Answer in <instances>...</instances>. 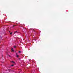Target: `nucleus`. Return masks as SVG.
I'll list each match as a JSON object with an SVG mask.
<instances>
[{
	"instance_id": "obj_11",
	"label": "nucleus",
	"mask_w": 73,
	"mask_h": 73,
	"mask_svg": "<svg viewBox=\"0 0 73 73\" xmlns=\"http://www.w3.org/2000/svg\"><path fill=\"white\" fill-rule=\"evenodd\" d=\"M9 57H11V56L10 55H9Z\"/></svg>"
},
{
	"instance_id": "obj_1",
	"label": "nucleus",
	"mask_w": 73,
	"mask_h": 73,
	"mask_svg": "<svg viewBox=\"0 0 73 73\" xmlns=\"http://www.w3.org/2000/svg\"><path fill=\"white\" fill-rule=\"evenodd\" d=\"M18 33L17 31H16L15 32H14V34H15V33Z\"/></svg>"
},
{
	"instance_id": "obj_9",
	"label": "nucleus",
	"mask_w": 73,
	"mask_h": 73,
	"mask_svg": "<svg viewBox=\"0 0 73 73\" xmlns=\"http://www.w3.org/2000/svg\"><path fill=\"white\" fill-rule=\"evenodd\" d=\"M19 53H21V51H19Z\"/></svg>"
},
{
	"instance_id": "obj_12",
	"label": "nucleus",
	"mask_w": 73,
	"mask_h": 73,
	"mask_svg": "<svg viewBox=\"0 0 73 73\" xmlns=\"http://www.w3.org/2000/svg\"><path fill=\"white\" fill-rule=\"evenodd\" d=\"M20 59H21L20 58H19V60H20Z\"/></svg>"
},
{
	"instance_id": "obj_5",
	"label": "nucleus",
	"mask_w": 73,
	"mask_h": 73,
	"mask_svg": "<svg viewBox=\"0 0 73 73\" xmlns=\"http://www.w3.org/2000/svg\"><path fill=\"white\" fill-rule=\"evenodd\" d=\"M12 33H13L12 32H11V33H10V35H12Z\"/></svg>"
},
{
	"instance_id": "obj_7",
	"label": "nucleus",
	"mask_w": 73,
	"mask_h": 73,
	"mask_svg": "<svg viewBox=\"0 0 73 73\" xmlns=\"http://www.w3.org/2000/svg\"><path fill=\"white\" fill-rule=\"evenodd\" d=\"M14 66V64H12V65H11V66Z\"/></svg>"
},
{
	"instance_id": "obj_13",
	"label": "nucleus",
	"mask_w": 73,
	"mask_h": 73,
	"mask_svg": "<svg viewBox=\"0 0 73 73\" xmlns=\"http://www.w3.org/2000/svg\"><path fill=\"white\" fill-rule=\"evenodd\" d=\"M9 32H10V31H9Z\"/></svg>"
},
{
	"instance_id": "obj_6",
	"label": "nucleus",
	"mask_w": 73,
	"mask_h": 73,
	"mask_svg": "<svg viewBox=\"0 0 73 73\" xmlns=\"http://www.w3.org/2000/svg\"><path fill=\"white\" fill-rule=\"evenodd\" d=\"M14 48H16V46H14Z\"/></svg>"
},
{
	"instance_id": "obj_2",
	"label": "nucleus",
	"mask_w": 73,
	"mask_h": 73,
	"mask_svg": "<svg viewBox=\"0 0 73 73\" xmlns=\"http://www.w3.org/2000/svg\"><path fill=\"white\" fill-rule=\"evenodd\" d=\"M16 54H17L16 56H17V58L19 57V56L18 55H17V53H16Z\"/></svg>"
},
{
	"instance_id": "obj_10",
	"label": "nucleus",
	"mask_w": 73,
	"mask_h": 73,
	"mask_svg": "<svg viewBox=\"0 0 73 73\" xmlns=\"http://www.w3.org/2000/svg\"><path fill=\"white\" fill-rule=\"evenodd\" d=\"M9 72H11V70H9Z\"/></svg>"
},
{
	"instance_id": "obj_3",
	"label": "nucleus",
	"mask_w": 73,
	"mask_h": 73,
	"mask_svg": "<svg viewBox=\"0 0 73 73\" xmlns=\"http://www.w3.org/2000/svg\"><path fill=\"white\" fill-rule=\"evenodd\" d=\"M11 50L12 51V52H14V50H13V48H11Z\"/></svg>"
},
{
	"instance_id": "obj_4",
	"label": "nucleus",
	"mask_w": 73,
	"mask_h": 73,
	"mask_svg": "<svg viewBox=\"0 0 73 73\" xmlns=\"http://www.w3.org/2000/svg\"><path fill=\"white\" fill-rule=\"evenodd\" d=\"M11 62L13 64H15V62L13 61H11Z\"/></svg>"
},
{
	"instance_id": "obj_8",
	"label": "nucleus",
	"mask_w": 73,
	"mask_h": 73,
	"mask_svg": "<svg viewBox=\"0 0 73 73\" xmlns=\"http://www.w3.org/2000/svg\"><path fill=\"white\" fill-rule=\"evenodd\" d=\"M15 26H16V25H13V27H15Z\"/></svg>"
}]
</instances>
